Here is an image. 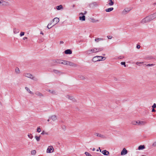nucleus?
Returning a JSON list of instances; mask_svg holds the SVG:
<instances>
[{
	"label": "nucleus",
	"instance_id": "09e8293b",
	"mask_svg": "<svg viewBox=\"0 0 156 156\" xmlns=\"http://www.w3.org/2000/svg\"><path fill=\"white\" fill-rule=\"evenodd\" d=\"M85 154L87 156H88V152H85Z\"/></svg>",
	"mask_w": 156,
	"mask_h": 156
},
{
	"label": "nucleus",
	"instance_id": "c85d7f7f",
	"mask_svg": "<svg viewBox=\"0 0 156 156\" xmlns=\"http://www.w3.org/2000/svg\"><path fill=\"white\" fill-rule=\"evenodd\" d=\"M67 62H68V61L62 60L61 64H64V65H67Z\"/></svg>",
	"mask_w": 156,
	"mask_h": 156
},
{
	"label": "nucleus",
	"instance_id": "ea45409f",
	"mask_svg": "<svg viewBox=\"0 0 156 156\" xmlns=\"http://www.w3.org/2000/svg\"><path fill=\"white\" fill-rule=\"evenodd\" d=\"M51 23H49V24H48V26H47V28H48V29H49L51 28L52 27H53V26H52V27H49V26L50 25H51Z\"/></svg>",
	"mask_w": 156,
	"mask_h": 156
},
{
	"label": "nucleus",
	"instance_id": "7ed1b4c3",
	"mask_svg": "<svg viewBox=\"0 0 156 156\" xmlns=\"http://www.w3.org/2000/svg\"><path fill=\"white\" fill-rule=\"evenodd\" d=\"M151 21L150 18L148 16H147L145 18L142 19L140 21V23L141 24H144L145 23L149 22Z\"/></svg>",
	"mask_w": 156,
	"mask_h": 156
},
{
	"label": "nucleus",
	"instance_id": "4d7b16f0",
	"mask_svg": "<svg viewBox=\"0 0 156 156\" xmlns=\"http://www.w3.org/2000/svg\"><path fill=\"white\" fill-rule=\"evenodd\" d=\"M88 156H92L90 154L88 153Z\"/></svg>",
	"mask_w": 156,
	"mask_h": 156
},
{
	"label": "nucleus",
	"instance_id": "7c9ffc66",
	"mask_svg": "<svg viewBox=\"0 0 156 156\" xmlns=\"http://www.w3.org/2000/svg\"><path fill=\"white\" fill-rule=\"evenodd\" d=\"M40 136H35V138L37 141H39L40 140Z\"/></svg>",
	"mask_w": 156,
	"mask_h": 156
},
{
	"label": "nucleus",
	"instance_id": "a18cd8bd",
	"mask_svg": "<svg viewBox=\"0 0 156 156\" xmlns=\"http://www.w3.org/2000/svg\"><path fill=\"white\" fill-rule=\"evenodd\" d=\"M107 37L109 39H111L112 38V36H107Z\"/></svg>",
	"mask_w": 156,
	"mask_h": 156
},
{
	"label": "nucleus",
	"instance_id": "bb28decb",
	"mask_svg": "<svg viewBox=\"0 0 156 156\" xmlns=\"http://www.w3.org/2000/svg\"><path fill=\"white\" fill-rule=\"evenodd\" d=\"M145 148V146L144 145H140L138 149L139 150H142L143 149H144Z\"/></svg>",
	"mask_w": 156,
	"mask_h": 156
},
{
	"label": "nucleus",
	"instance_id": "4be33fe9",
	"mask_svg": "<svg viewBox=\"0 0 156 156\" xmlns=\"http://www.w3.org/2000/svg\"><path fill=\"white\" fill-rule=\"evenodd\" d=\"M62 60H58V59L55 60H54V62H56L57 63L61 64L62 62Z\"/></svg>",
	"mask_w": 156,
	"mask_h": 156
},
{
	"label": "nucleus",
	"instance_id": "6e6d98bb",
	"mask_svg": "<svg viewBox=\"0 0 156 156\" xmlns=\"http://www.w3.org/2000/svg\"><path fill=\"white\" fill-rule=\"evenodd\" d=\"M81 14L82 15H83V14L82 13H81L80 14V15Z\"/></svg>",
	"mask_w": 156,
	"mask_h": 156
},
{
	"label": "nucleus",
	"instance_id": "9b49d317",
	"mask_svg": "<svg viewBox=\"0 0 156 156\" xmlns=\"http://www.w3.org/2000/svg\"><path fill=\"white\" fill-rule=\"evenodd\" d=\"M127 153V150L125 148H124L121 151V155H124L126 154Z\"/></svg>",
	"mask_w": 156,
	"mask_h": 156
},
{
	"label": "nucleus",
	"instance_id": "5fc2aeb1",
	"mask_svg": "<svg viewBox=\"0 0 156 156\" xmlns=\"http://www.w3.org/2000/svg\"><path fill=\"white\" fill-rule=\"evenodd\" d=\"M92 150L93 151H94L95 150V149L94 148H93V149H92Z\"/></svg>",
	"mask_w": 156,
	"mask_h": 156
},
{
	"label": "nucleus",
	"instance_id": "2f4dec72",
	"mask_svg": "<svg viewBox=\"0 0 156 156\" xmlns=\"http://www.w3.org/2000/svg\"><path fill=\"white\" fill-rule=\"evenodd\" d=\"M94 135L96 136H97L99 137H102L103 136L101 135V134L98 133H95Z\"/></svg>",
	"mask_w": 156,
	"mask_h": 156
},
{
	"label": "nucleus",
	"instance_id": "f704fd0d",
	"mask_svg": "<svg viewBox=\"0 0 156 156\" xmlns=\"http://www.w3.org/2000/svg\"><path fill=\"white\" fill-rule=\"evenodd\" d=\"M28 136L29 138H30L31 139H32L33 137V136L31 134H29L28 135Z\"/></svg>",
	"mask_w": 156,
	"mask_h": 156
},
{
	"label": "nucleus",
	"instance_id": "393cba45",
	"mask_svg": "<svg viewBox=\"0 0 156 156\" xmlns=\"http://www.w3.org/2000/svg\"><path fill=\"white\" fill-rule=\"evenodd\" d=\"M63 9V7L62 5H60L56 6V9L58 10H60Z\"/></svg>",
	"mask_w": 156,
	"mask_h": 156
},
{
	"label": "nucleus",
	"instance_id": "37998d69",
	"mask_svg": "<svg viewBox=\"0 0 156 156\" xmlns=\"http://www.w3.org/2000/svg\"><path fill=\"white\" fill-rule=\"evenodd\" d=\"M25 33L24 32H21L20 34V36H23L24 35Z\"/></svg>",
	"mask_w": 156,
	"mask_h": 156
},
{
	"label": "nucleus",
	"instance_id": "49530a36",
	"mask_svg": "<svg viewBox=\"0 0 156 156\" xmlns=\"http://www.w3.org/2000/svg\"><path fill=\"white\" fill-rule=\"evenodd\" d=\"M140 45H137V46H136V48H137V49H139L140 48Z\"/></svg>",
	"mask_w": 156,
	"mask_h": 156
},
{
	"label": "nucleus",
	"instance_id": "603ef678",
	"mask_svg": "<svg viewBox=\"0 0 156 156\" xmlns=\"http://www.w3.org/2000/svg\"><path fill=\"white\" fill-rule=\"evenodd\" d=\"M69 99H71L72 98V97L71 96V97H69Z\"/></svg>",
	"mask_w": 156,
	"mask_h": 156
},
{
	"label": "nucleus",
	"instance_id": "c03bdc74",
	"mask_svg": "<svg viewBox=\"0 0 156 156\" xmlns=\"http://www.w3.org/2000/svg\"><path fill=\"white\" fill-rule=\"evenodd\" d=\"M152 107L154 108L156 107V105L155 103H154L153 104V105L152 106Z\"/></svg>",
	"mask_w": 156,
	"mask_h": 156
},
{
	"label": "nucleus",
	"instance_id": "864d4df0",
	"mask_svg": "<svg viewBox=\"0 0 156 156\" xmlns=\"http://www.w3.org/2000/svg\"><path fill=\"white\" fill-rule=\"evenodd\" d=\"M60 43L61 44H63L64 42L63 41H60Z\"/></svg>",
	"mask_w": 156,
	"mask_h": 156
},
{
	"label": "nucleus",
	"instance_id": "e433bc0d",
	"mask_svg": "<svg viewBox=\"0 0 156 156\" xmlns=\"http://www.w3.org/2000/svg\"><path fill=\"white\" fill-rule=\"evenodd\" d=\"M102 40L103 39L102 38H97L95 39V41L97 42Z\"/></svg>",
	"mask_w": 156,
	"mask_h": 156
},
{
	"label": "nucleus",
	"instance_id": "412c9836",
	"mask_svg": "<svg viewBox=\"0 0 156 156\" xmlns=\"http://www.w3.org/2000/svg\"><path fill=\"white\" fill-rule=\"evenodd\" d=\"M79 19L80 20L82 21H84L85 20V17L84 15L82 16H80L79 17Z\"/></svg>",
	"mask_w": 156,
	"mask_h": 156
},
{
	"label": "nucleus",
	"instance_id": "0e129e2a",
	"mask_svg": "<svg viewBox=\"0 0 156 156\" xmlns=\"http://www.w3.org/2000/svg\"><path fill=\"white\" fill-rule=\"evenodd\" d=\"M142 156H145V155H142Z\"/></svg>",
	"mask_w": 156,
	"mask_h": 156
},
{
	"label": "nucleus",
	"instance_id": "3c124183",
	"mask_svg": "<svg viewBox=\"0 0 156 156\" xmlns=\"http://www.w3.org/2000/svg\"><path fill=\"white\" fill-rule=\"evenodd\" d=\"M27 37H24L23 38V40H25L26 39H27Z\"/></svg>",
	"mask_w": 156,
	"mask_h": 156
},
{
	"label": "nucleus",
	"instance_id": "72a5a7b5",
	"mask_svg": "<svg viewBox=\"0 0 156 156\" xmlns=\"http://www.w3.org/2000/svg\"><path fill=\"white\" fill-rule=\"evenodd\" d=\"M16 72L17 73H20V70L18 68L16 67L15 69Z\"/></svg>",
	"mask_w": 156,
	"mask_h": 156
},
{
	"label": "nucleus",
	"instance_id": "6ab92c4d",
	"mask_svg": "<svg viewBox=\"0 0 156 156\" xmlns=\"http://www.w3.org/2000/svg\"><path fill=\"white\" fill-rule=\"evenodd\" d=\"M35 94L40 96V97H43V95L42 93H41L39 91H37L35 93Z\"/></svg>",
	"mask_w": 156,
	"mask_h": 156
},
{
	"label": "nucleus",
	"instance_id": "f257e3e1",
	"mask_svg": "<svg viewBox=\"0 0 156 156\" xmlns=\"http://www.w3.org/2000/svg\"><path fill=\"white\" fill-rule=\"evenodd\" d=\"M106 59V57L102 56H96L94 57L92 59V61L94 62L99 61L102 60H105Z\"/></svg>",
	"mask_w": 156,
	"mask_h": 156
},
{
	"label": "nucleus",
	"instance_id": "b1692460",
	"mask_svg": "<svg viewBox=\"0 0 156 156\" xmlns=\"http://www.w3.org/2000/svg\"><path fill=\"white\" fill-rule=\"evenodd\" d=\"M113 10V7H111L107 9H105V11L106 12H110Z\"/></svg>",
	"mask_w": 156,
	"mask_h": 156
},
{
	"label": "nucleus",
	"instance_id": "a19ab883",
	"mask_svg": "<svg viewBox=\"0 0 156 156\" xmlns=\"http://www.w3.org/2000/svg\"><path fill=\"white\" fill-rule=\"evenodd\" d=\"M126 63L125 62H122L121 63V64L122 65H124V66L125 67H126V65H125Z\"/></svg>",
	"mask_w": 156,
	"mask_h": 156
},
{
	"label": "nucleus",
	"instance_id": "6e6552de",
	"mask_svg": "<svg viewBox=\"0 0 156 156\" xmlns=\"http://www.w3.org/2000/svg\"><path fill=\"white\" fill-rule=\"evenodd\" d=\"M53 72L56 74L60 75L61 74H63L62 73L58 70L54 69L53 70Z\"/></svg>",
	"mask_w": 156,
	"mask_h": 156
},
{
	"label": "nucleus",
	"instance_id": "680f3d73",
	"mask_svg": "<svg viewBox=\"0 0 156 156\" xmlns=\"http://www.w3.org/2000/svg\"><path fill=\"white\" fill-rule=\"evenodd\" d=\"M87 13V12H85V13L84 14H85V13Z\"/></svg>",
	"mask_w": 156,
	"mask_h": 156
},
{
	"label": "nucleus",
	"instance_id": "5701e85b",
	"mask_svg": "<svg viewBox=\"0 0 156 156\" xmlns=\"http://www.w3.org/2000/svg\"><path fill=\"white\" fill-rule=\"evenodd\" d=\"M51 119L53 121L56 120L57 119L56 116L55 115L52 116L51 117Z\"/></svg>",
	"mask_w": 156,
	"mask_h": 156
},
{
	"label": "nucleus",
	"instance_id": "f8f14e48",
	"mask_svg": "<svg viewBox=\"0 0 156 156\" xmlns=\"http://www.w3.org/2000/svg\"><path fill=\"white\" fill-rule=\"evenodd\" d=\"M59 19L58 18H57V17L54 18L52 21L53 22H55V24L59 22Z\"/></svg>",
	"mask_w": 156,
	"mask_h": 156
},
{
	"label": "nucleus",
	"instance_id": "473e14b6",
	"mask_svg": "<svg viewBox=\"0 0 156 156\" xmlns=\"http://www.w3.org/2000/svg\"><path fill=\"white\" fill-rule=\"evenodd\" d=\"M79 77L81 80H84L85 79V76L82 75H79Z\"/></svg>",
	"mask_w": 156,
	"mask_h": 156
},
{
	"label": "nucleus",
	"instance_id": "a878e982",
	"mask_svg": "<svg viewBox=\"0 0 156 156\" xmlns=\"http://www.w3.org/2000/svg\"><path fill=\"white\" fill-rule=\"evenodd\" d=\"M25 89L27 90V91L29 92L30 94H33L34 93L31 91L29 89V88L27 87H25Z\"/></svg>",
	"mask_w": 156,
	"mask_h": 156
},
{
	"label": "nucleus",
	"instance_id": "bf43d9fd",
	"mask_svg": "<svg viewBox=\"0 0 156 156\" xmlns=\"http://www.w3.org/2000/svg\"><path fill=\"white\" fill-rule=\"evenodd\" d=\"M99 149H100V152H101V150L100 149V147H99Z\"/></svg>",
	"mask_w": 156,
	"mask_h": 156
},
{
	"label": "nucleus",
	"instance_id": "c756f323",
	"mask_svg": "<svg viewBox=\"0 0 156 156\" xmlns=\"http://www.w3.org/2000/svg\"><path fill=\"white\" fill-rule=\"evenodd\" d=\"M97 52L98 51H100L103 50V48H96Z\"/></svg>",
	"mask_w": 156,
	"mask_h": 156
},
{
	"label": "nucleus",
	"instance_id": "052dcab7",
	"mask_svg": "<svg viewBox=\"0 0 156 156\" xmlns=\"http://www.w3.org/2000/svg\"><path fill=\"white\" fill-rule=\"evenodd\" d=\"M41 34H43V33H42V32H41Z\"/></svg>",
	"mask_w": 156,
	"mask_h": 156
},
{
	"label": "nucleus",
	"instance_id": "2eb2a0df",
	"mask_svg": "<svg viewBox=\"0 0 156 156\" xmlns=\"http://www.w3.org/2000/svg\"><path fill=\"white\" fill-rule=\"evenodd\" d=\"M107 3L109 6H112L114 4V2L112 0H108Z\"/></svg>",
	"mask_w": 156,
	"mask_h": 156
},
{
	"label": "nucleus",
	"instance_id": "f03ea898",
	"mask_svg": "<svg viewBox=\"0 0 156 156\" xmlns=\"http://www.w3.org/2000/svg\"><path fill=\"white\" fill-rule=\"evenodd\" d=\"M147 123V122L145 121H133L132 122L133 125H144Z\"/></svg>",
	"mask_w": 156,
	"mask_h": 156
},
{
	"label": "nucleus",
	"instance_id": "cd10ccee",
	"mask_svg": "<svg viewBox=\"0 0 156 156\" xmlns=\"http://www.w3.org/2000/svg\"><path fill=\"white\" fill-rule=\"evenodd\" d=\"M144 63V62H136V64L138 65L139 66H141V65H140L141 64H143Z\"/></svg>",
	"mask_w": 156,
	"mask_h": 156
},
{
	"label": "nucleus",
	"instance_id": "c9c22d12",
	"mask_svg": "<svg viewBox=\"0 0 156 156\" xmlns=\"http://www.w3.org/2000/svg\"><path fill=\"white\" fill-rule=\"evenodd\" d=\"M31 154L32 155H35L36 153V151L35 150H32L31 152Z\"/></svg>",
	"mask_w": 156,
	"mask_h": 156
},
{
	"label": "nucleus",
	"instance_id": "13d9d810",
	"mask_svg": "<svg viewBox=\"0 0 156 156\" xmlns=\"http://www.w3.org/2000/svg\"><path fill=\"white\" fill-rule=\"evenodd\" d=\"M49 121H50V119H48L47 120V121H48V122H49Z\"/></svg>",
	"mask_w": 156,
	"mask_h": 156
},
{
	"label": "nucleus",
	"instance_id": "1a4fd4ad",
	"mask_svg": "<svg viewBox=\"0 0 156 156\" xmlns=\"http://www.w3.org/2000/svg\"><path fill=\"white\" fill-rule=\"evenodd\" d=\"M67 65H69L70 66H74V67H76L77 66L76 64H75L74 63H73L72 62H70L69 61H68L67 62Z\"/></svg>",
	"mask_w": 156,
	"mask_h": 156
},
{
	"label": "nucleus",
	"instance_id": "dca6fc26",
	"mask_svg": "<svg viewBox=\"0 0 156 156\" xmlns=\"http://www.w3.org/2000/svg\"><path fill=\"white\" fill-rule=\"evenodd\" d=\"M65 54H72V51L70 49H67L65 51Z\"/></svg>",
	"mask_w": 156,
	"mask_h": 156
},
{
	"label": "nucleus",
	"instance_id": "20e7f679",
	"mask_svg": "<svg viewBox=\"0 0 156 156\" xmlns=\"http://www.w3.org/2000/svg\"><path fill=\"white\" fill-rule=\"evenodd\" d=\"M23 76L33 80H34V78L31 74L27 73H24Z\"/></svg>",
	"mask_w": 156,
	"mask_h": 156
},
{
	"label": "nucleus",
	"instance_id": "ddd939ff",
	"mask_svg": "<svg viewBox=\"0 0 156 156\" xmlns=\"http://www.w3.org/2000/svg\"><path fill=\"white\" fill-rule=\"evenodd\" d=\"M101 153L104 155H108L109 154V152L106 150H103L101 151Z\"/></svg>",
	"mask_w": 156,
	"mask_h": 156
},
{
	"label": "nucleus",
	"instance_id": "aec40b11",
	"mask_svg": "<svg viewBox=\"0 0 156 156\" xmlns=\"http://www.w3.org/2000/svg\"><path fill=\"white\" fill-rule=\"evenodd\" d=\"M20 31V30L16 28H14L13 29V32L15 34H16L18 33Z\"/></svg>",
	"mask_w": 156,
	"mask_h": 156
},
{
	"label": "nucleus",
	"instance_id": "9d476101",
	"mask_svg": "<svg viewBox=\"0 0 156 156\" xmlns=\"http://www.w3.org/2000/svg\"><path fill=\"white\" fill-rule=\"evenodd\" d=\"M90 21L93 23H96L99 22V20H96L93 18H90L89 19Z\"/></svg>",
	"mask_w": 156,
	"mask_h": 156
},
{
	"label": "nucleus",
	"instance_id": "f3484780",
	"mask_svg": "<svg viewBox=\"0 0 156 156\" xmlns=\"http://www.w3.org/2000/svg\"><path fill=\"white\" fill-rule=\"evenodd\" d=\"M130 11L129 9L128 8H126L123 10L122 12V13L124 14H126L128 12Z\"/></svg>",
	"mask_w": 156,
	"mask_h": 156
},
{
	"label": "nucleus",
	"instance_id": "4468645a",
	"mask_svg": "<svg viewBox=\"0 0 156 156\" xmlns=\"http://www.w3.org/2000/svg\"><path fill=\"white\" fill-rule=\"evenodd\" d=\"M47 91L49 92L50 93L56 95L57 94V92L55 90H48Z\"/></svg>",
	"mask_w": 156,
	"mask_h": 156
},
{
	"label": "nucleus",
	"instance_id": "423d86ee",
	"mask_svg": "<svg viewBox=\"0 0 156 156\" xmlns=\"http://www.w3.org/2000/svg\"><path fill=\"white\" fill-rule=\"evenodd\" d=\"M53 151V148L52 146H50L48 147L47 149V152L48 153H51Z\"/></svg>",
	"mask_w": 156,
	"mask_h": 156
},
{
	"label": "nucleus",
	"instance_id": "4c0bfd02",
	"mask_svg": "<svg viewBox=\"0 0 156 156\" xmlns=\"http://www.w3.org/2000/svg\"><path fill=\"white\" fill-rule=\"evenodd\" d=\"M5 2L3 1H0V5H3Z\"/></svg>",
	"mask_w": 156,
	"mask_h": 156
},
{
	"label": "nucleus",
	"instance_id": "0eeeda50",
	"mask_svg": "<svg viewBox=\"0 0 156 156\" xmlns=\"http://www.w3.org/2000/svg\"><path fill=\"white\" fill-rule=\"evenodd\" d=\"M98 5V4L96 2H94L90 3L89 4V6L90 8H93L95 6Z\"/></svg>",
	"mask_w": 156,
	"mask_h": 156
},
{
	"label": "nucleus",
	"instance_id": "8fccbe9b",
	"mask_svg": "<svg viewBox=\"0 0 156 156\" xmlns=\"http://www.w3.org/2000/svg\"><path fill=\"white\" fill-rule=\"evenodd\" d=\"M155 110L154 109V108H153L152 110V112H155Z\"/></svg>",
	"mask_w": 156,
	"mask_h": 156
},
{
	"label": "nucleus",
	"instance_id": "de8ad7c7",
	"mask_svg": "<svg viewBox=\"0 0 156 156\" xmlns=\"http://www.w3.org/2000/svg\"><path fill=\"white\" fill-rule=\"evenodd\" d=\"M45 132L44 131L41 133V135H44V134H45Z\"/></svg>",
	"mask_w": 156,
	"mask_h": 156
},
{
	"label": "nucleus",
	"instance_id": "e2e57ef3",
	"mask_svg": "<svg viewBox=\"0 0 156 156\" xmlns=\"http://www.w3.org/2000/svg\"><path fill=\"white\" fill-rule=\"evenodd\" d=\"M99 151V150H97V151Z\"/></svg>",
	"mask_w": 156,
	"mask_h": 156
},
{
	"label": "nucleus",
	"instance_id": "39448f33",
	"mask_svg": "<svg viewBox=\"0 0 156 156\" xmlns=\"http://www.w3.org/2000/svg\"><path fill=\"white\" fill-rule=\"evenodd\" d=\"M149 16L151 21H152L156 18V13L150 14Z\"/></svg>",
	"mask_w": 156,
	"mask_h": 156
},
{
	"label": "nucleus",
	"instance_id": "79ce46f5",
	"mask_svg": "<svg viewBox=\"0 0 156 156\" xmlns=\"http://www.w3.org/2000/svg\"><path fill=\"white\" fill-rule=\"evenodd\" d=\"M154 65L153 64H147L146 65V66H154Z\"/></svg>",
	"mask_w": 156,
	"mask_h": 156
},
{
	"label": "nucleus",
	"instance_id": "a211bd4d",
	"mask_svg": "<svg viewBox=\"0 0 156 156\" xmlns=\"http://www.w3.org/2000/svg\"><path fill=\"white\" fill-rule=\"evenodd\" d=\"M88 51H89V52H90L91 53L97 52V51L96 48H94L91 49L90 50Z\"/></svg>",
	"mask_w": 156,
	"mask_h": 156
},
{
	"label": "nucleus",
	"instance_id": "58836bf2",
	"mask_svg": "<svg viewBox=\"0 0 156 156\" xmlns=\"http://www.w3.org/2000/svg\"><path fill=\"white\" fill-rule=\"evenodd\" d=\"M41 131V128L39 127H38L37 128V132L38 133H40Z\"/></svg>",
	"mask_w": 156,
	"mask_h": 156
}]
</instances>
